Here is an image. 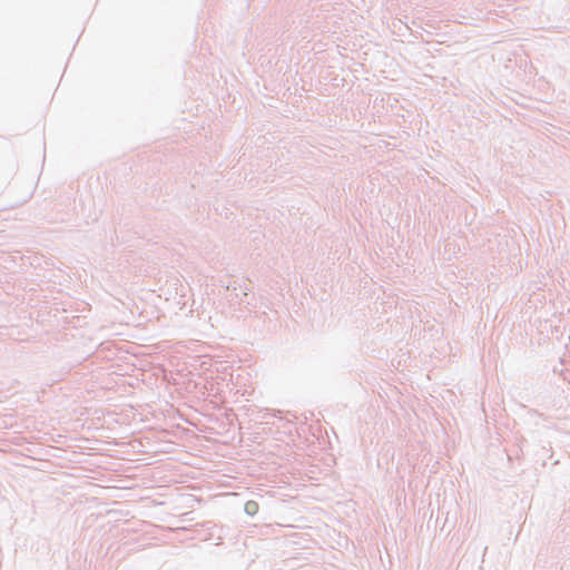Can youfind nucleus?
I'll return each mask as SVG.
<instances>
[{
    "label": "nucleus",
    "mask_w": 570,
    "mask_h": 570,
    "mask_svg": "<svg viewBox=\"0 0 570 570\" xmlns=\"http://www.w3.org/2000/svg\"><path fill=\"white\" fill-rule=\"evenodd\" d=\"M245 511H246V513H248V514H250V515L256 514V513H257V511H258V504H257V502H255V501H247V502L245 503Z\"/></svg>",
    "instance_id": "obj_1"
}]
</instances>
